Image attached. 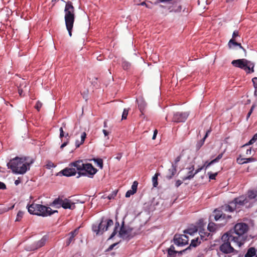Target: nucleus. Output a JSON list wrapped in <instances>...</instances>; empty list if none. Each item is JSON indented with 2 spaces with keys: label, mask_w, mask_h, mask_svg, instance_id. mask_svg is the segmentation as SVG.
Listing matches in <instances>:
<instances>
[{
  "label": "nucleus",
  "mask_w": 257,
  "mask_h": 257,
  "mask_svg": "<svg viewBox=\"0 0 257 257\" xmlns=\"http://www.w3.org/2000/svg\"><path fill=\"white\" fill-rule=\"evenodd\" d=\"M236 207L235 206V204L233 205V204H231V202L229 203V204L228 205H225L224 206H222V209L226 212H233Z\"/></svg>",
  "instance_id": "aec40b11"
},
{
  "label": "nucleus",
  "mask_w": 257,
  "mask_h": 257,
  "mask_svg": "<svg viewBox=\"0 0 257 257\" xmlns=\"http://www.w3.org/2000/svg\"><path fill=\"white\" fill-rule=\"evenodd\" d=\"M189 116L187 112H175L173 113L172 121L175 122H183L186 121Z\"/></svg>",
  "instance_id": "ddd939ff"
},
{
  "label": "nucleus",
  "mask_w": 257,
  "mask_h": 257,
  "mask_svg": "<svg viewBox=\"0 0 257 257\" xmlns=\"http://www.w3.org/2000/svg\"><path fill=\"white\" fill-rule=\"evenodd\" d=\"M77 230H78V229H75L74 230L70 232L69 234H68V235H70L71 236L72 235H73V238H74L75 236L76 235V233H77Z\"/></svg>",
  "instance_id": "bf43d9fd"
},
{
  "label": "nucleus",
  "mask_w": 257,
  "mask_h": 257,
  "mask_svg": "<svg viewBox=\"0 0 257 257\" xmlns=\"http://www.w3.org/2000/svg\"><path fill=\"white\" fill-rule=\"evenodd\" d=\"M86 138V134L85 132H83L81 135V142L83 144Z\"/></svg>",
  "instance_id": "864d4df0"
},
{
  "label": "nucleus",
  "mask_w": 257,
  "mask_h": 257,
  "mask_svg": "<svg viewBox=\"0 0 257 257\" xmlns=\"http://www.w3.org/2000/svg\"><path fill=\"white\" fill-rule=\"evenodd\" d=\"M7 188L6 184L0 181V189L4 190Z\"/></svg>",
  "instance_id": "0e129e2a"
},
{
  "label": "nucleus",
  "mask_w": 257,
  "mask_h": 257,
  "mask_svg": "<svg viewBox=\"0 0 257 257\" xmlns=\"http://www.w3.org/2000/svg\"><path fill=\"white\" fill-rule=\"evenodd\" d=\"M132 230L133 228L131 227L126 228L124 226V221H122L118 232V235L123 239L130 240L133 237V236L130 235V233Z\"/></svg>",
  "instance_id": "1a4fd4ad"
},
{
  "label": "nucleus",
  "mask_w": 257,
  "mask_h": 257,
  "mask_svg": "<svg viewBox=\"0 0 257 257\" xmlns=\"http://www.w3.org/2000/svg\"><path fill=\"white\" fill-rule=\"evenodd\" d=\"M73 163L74 162L70 163L68 167L61 170L60 173H61L63 176L66 177L75 176L77 171L76 167L74 166L75 165L73 164Z\"/></svg>",
  "instance_id": "f8f14e48"
},
{
  "label": "nucleus",
  "mask_w": 257,
  "mask_h": 257,
  "mask_svg": "<svg viewBox=\"0 0 257 257\" xmlns=\"http://www.w3.org/2000/svg\"><path fill=\"white\" fill-rule=\"evenodd\" d=\"M231 218V216L229 215H226L223 212L222 213V218L221 220H225L227 221L228 220Z\"/></svg>",
  "instance_id": "37998d69"
},
{
  "label": "nucleus",
  "mask_w": 257,
  "mask_h": 257,
  "mask_svg": "<svg viewBox=\"0 0 257 257\" xmlns=\"http://www.w3.org/2000/svg\"><path fill=\"white\" fill-rule=\"evenodd\" d=\"M46 167L48 169H50L52 168H55V165L51 161H48L47 162V164L46 165Z\"/></svg>",
  "instance_id": "c03bdc74"
},
{
  "label": "nucleus",
  "mask_w": 257,
  "mask_h": 257,
  "mask_svg": "<svg viewBox=\"0 0 257 257\" xmlns=\"http://www.w3.org/2000/svg\"><path fill=\"white\" fill-rule=\"evenodd\" d=\"M138 183L137 181H134L131 187V190L134 193H135L137 190Z\"/></svg>",
  "instance_id": "4c0bfd02"
},
{
  "label": "nucleus",
  "mask_w": 257,
  "mask_h": 257,
  "mask_svg": "<svg viewBox=\"0 0 257 257\" xmlns=\"http://www.w3.org/2000/svg\"><path fill=\"white\" fill-rule=\"evenodd\" d=\"M117 193V191L115 190V191H113L111 193L109 194L108 195V196L107 197V198L109 200H111V199H114V197L116 196Z\"/></svg>",
  "instance_id": "79ce46f5"
},
{
  "label": "nucleus",
  "mask_w": 257,
  "mask_h": 257,
  "mask_svg": "<svg viewBox=\"0 0 257 257\" xmlns=\"http://www.w3.org/2000/svg\"><path fill=\"white\" fill-rule=\"evenodd\" d=\"M248 229V225L245 223H238L236 224L233 230L226 232L229 233L230 237L232 241L235 242L240 247L247 240V232Z\"/></svg>",
  "instance_id": "f03ea898"
},
{
  "label": "nucleus",
  "mask_w": 257,
  "mask_h": 257,
  "mask_svg": "<svg viewBox=\"0 0 257 257\" xmlns=\"http://www.w3.org/2000/svg\"><path fill=\"white\" fill-rule=\"evenodd\" d=\"M177 168L175 166L171 165V168L168 170L167 174L166 176V179L171 180L175 176L177 172Z\"/></svg>",
  "instance_id": "a211bd4d"
},
{
  "label": "nucleus",
  "mask_w": 257,
  "mask_h": 257,
  "mask_svg": "<svg viewBox=\"0 0 257 257\" xmlns=\"http://www.w3.org/2000/svg\"><path fill=\"white\" fill-rule=\"evenodd\" d=\"M34 162V159L29 157H16L11 159L7 166L14 174H24L30 170V166Z\"/></svg>",
  "instance_id": "f257e3e1"
},
{
  "label": "nucleus",
  "mask_w": 257,
  "mask_h": 257,
  "mask_svg": "<svg viewBox=\"0 0 257 257\" xmlns=\"http://www.w3.org/2000/svg\"><path fill=\"white\" fill-rule=\"evenodd\" d=\"M205 140L204 139H202L199 142H197L196 144V149L197 150H199L200 148L203 146Z\"/></svg>",
  "instance_id": "49530a36"
},
{
  "label": "nucleus",
  "mask_w": 257,
  "mask_h": 257,
  "mask_svg": "<svg viewBox=\"0 0 257 257\" xmlns=\"http://www.w3.org/2000/svg\"><path fill=\"white\" fill-rule=\"evenodd\" d=\"M197 231V229L196 227H194L192 228H188L184 231V233L189 234L190 235L194 234V233Z\"/></svg>",
  "instance_id": "2f4dec72"
},
{
  "label": "nucleus",
  "mask_w": 257,
  "mask_h": 257,
  "mask_svg": "<svg viewBox=\"0 0 257 257\" xmlns=\"http://www.w3.org/2000/svg\"><path fill=\"white\" fill-rule=\"evenodd\" d=\"M231 64L235 67L244 70L247 73L249 74L254 72V63L245 59L233 60Z\"/></svg>",
  "instance_id": "0eeeda50"
},
{
  "label": "nucleus",
  "mask_w": 257,
  "mask_h": 257,
  "mask_svg": "<svg viewBox=\"0 0 257 257\" xmlns=\"http://www.w3.org/2000/svg\"><path fill=\"white\" fill-rule=\"evenodd\" d=\"M61 206L65 209H69L70 210H73L75 208V204L71 203V201L67 198L63 199V203Z\"/></svg>",
  "instance_id": "dca6fc26"
},
{
  "label": "nucleus",
  "mask_w": 257,
  "mask_h": 257,
  "mask_svg": "<svg viewBox=\"0 0 257 257\" xmlns=\"http://www.w3.org/2000/svg\"><path fill=\"white\" fill-rule=\"evenodd\" d=\"M160 175V173H156L152 178V182L154 187H156L158 184V177Z\"/></svg>",
  "instance_id": "7c9ffc66"
},
{
  "label": "nucleus",
  "mask_w": 257,
  "mask_h": 257,
  "mask_svg": "<svg viewBox=\"0 0 257 257\" xmlns=\"http://www.w3.org/2000/svg\"><path fill=\"white\" fill-rule=\"evenodd\" d=\"M68 142H69V141H68V139H67V140L65 142H64L60 146V148L61 149H62L63 148H64L65 146H66L67 145V144H68Z\"/></svg>",
  "instance_id": "774afa93"
},
{
  "label": "nucleus",
  "mask_w": 257,
  "mask_h": 257,
  "mask_svg": "<svg viewBox=\"0 0 257 257\" xmlns=\"http://www.w3.org/2000/svg\"><path fill=\"white\" fill-rule=\"evenodd\" d=\"M194 172L189 171L187 173V175L183 178V180L185 181L187 180H191L195 176Z\"/></svg>",
  "instance_id": "c756f323"
},
{
  "label": "nucleus",
  "mask_w": 257,
  "mask_h": 257,
  "mask_svg": "<svg viewBox=\"0 0 257 257\" xmlns=\"http://www.w3.org/2000/svg\"><path fill=\"white\" fill-rule=\"evenodd\" d=\"M77 171L78 178L81 176H86L90 178H93L97 173V169L94 168L90 163H84L82 160H77L73 164Z\"/></svg>",
  "instance_id": "7ed1b4c3"
},
{
  "label": "nucleus",
  "mask_w": 257,
  "mask_h": 257,
  "mask_svg": "<svg viewBox=\"0 0 257 257\" xmlns=\"http://www.w3.org/2000/svg\"><path fill=\"white\" fill-rule=\"evenodd\" d=\"M64 20L66 29L70 37L72 36V31L75 20V9L70 1L66 2L64 9Z\"/></svg>",
  "instance_id": "39448f33"
},
{
  "label": "nucleus",
  "mask_w": 257,
  "mask_h": 257,
  "mask_svg": "<svg viewBox=\"0 0 257 257\" xmlns=\"http://www.w3.org/2000/svg\"><path fill=\"white\" fill-rule=\"evenodd\" d=\"M100 168L102 169L103 168V161L100 158L93 159L92 160Z\"/></svg>",
  "instance_id": "e433bc0d"
},
{
  "label": "nucleus",
  "mask_w": 257,
  "mask_h": 257,
  "mask_svg": "<svg viewBox=\"0 0 257 257\" xmlns=\"http://www.w3.org/2000/svg\"><path fill=\"white\" fill-rule=\"evenodd\" d=\"M137 101L138 102L139 110L142 112V113H143V112L145 110L146 107L147 106V104L145 101L142 98H139L138 99H137Z\"/></svg>",
  "instance_id": "6ab92c4d"
},
{
  "label": "nucleus",
  "mask_w": 257,
  "mask_h": 257,
  "mask_svg": "<svg viewBox=\"0 0 257 257\" xmlns=\"http://www.w3.org/2000/svg\"><path fill=\"white\" fill-rule=\"evenodd\" d=\"M59 131H60V138L62 139L63 137H64V135H65L63 128L62 127H61L60 128Z\"/></svg>",
  "instance_id": "680f3d73"
},
{
  "label": "nucleus",
  "mask_w": 257,
  "mask_h": 257,
  "mask_svg": "<svg viewBox=\"0 0 257 257\" xmlns=\"http://www.w3.org/2000/svg\"><path fill=\"white\" fill-rule=\"evenodd\" d=\"M134 193L131 190H128L125 195V197L128 198L130 197L131 195H133Z\"/></svg>",
  "instance_id": "4d7b16f0"
},
{
  "label": "nucleus",
  "mask_w": 257,
  "mask_h": 257,
  "mask_svg": "<svg viewBox=\"0 0 257 257\" xmlns=\"http://www.w3.org/2000/svg\"><path fill=\"white\" fill-rule=\"evenodd\" d=\"M119 242H116V243H114L113 244H112L111 245H110L108 249H107V251H110L111 250H112L113 249V248L116 245H117L118 243H119Z\"/></svg>",
  "instance_id": "5fc2aeb1"
},
{
  "label": "nucleus",
  "mask_w": 257,
  "mask_h": 257,
  "mask_svg": "<svg viewBox=\"0 0 257 257\" xmlns=\"http://www.w3.org/2000/svg\"><path fill=\"white\" fill-rule=\"evenodd\" d=\"M182 181L180 180H177V181H176V182H175V187L176 188H178L182 184Z\"/></svg>",
  "instance_id": "13d9d810"
},
{
  "label": "nucleus",
  "mask_w": 257,
  "mask_h": 257,
  "mask_svg": "<svg viewBox=\"0 0 257 257\" xmlns=\"http://www.w3.org/2000/svg\"><path fill=\"white\" fill-rule=\"evenodd\" d=\"M62 203L63 199L59 197L55 198L52 202L50 203L49 206L59 209L62 207L61 205Z\"/></svg>",
  "instance_id": "f3484780"
},
{
  "label": "nucleus",
  "mask_w": 257,
  "mask_h": 257,
  "mask_svg": "<svg viewBox=\"0 0 257 257\" xmlns=\"http://www.w3.org/2000/svg\"><path fill=\"white\" fill-rule=\"evenodd\" d=\"M254 255H255V257H257V255H256V250L254 247H251L248 249L244 257H252Z\"/></svg>",
  "instance_id": "5701e85b"
},
{
  "label": "nucleus",
  "mask_w": 257,
  "mask_h": 257,
  "mask_svg": "<svg viewBox=\"0 0 257 257\" xmlns=\"http://www.w3.org/2000/svg\"><path fill=\"white\" fill-rule=\"evenodd\" d=\"M237 37H240V36L239 35V32L237 30H235L233 31L232 35V38L230 40H236Z\"/></svg>",
  "instance_id": "a18cd8bd"
},
{
  "label": "nucleus",
  "mask_w": 257,
  "mask_h": 257,
  "mask_svg": "<svg viewBox=\"0 0 257 257\" xmlns=\"http://www.w3.org/2000/svg\"><path fill=\"white\" fill-rule=\"evenodd\" d=\"M68 236H69V237L67 239L66 242H65L66 246L69 245L70 244L72 241V240L74 239L73 235H72L71 236H70V235H68Z\"/></svg>",
  "instance_id": "09e8293b"
},
{
  "label": "nucleus",
  "mask_w": 257,
  "mask_h": 257,
  "mask_svg": "<svg viewBox=\"0 0 257 257\" xmlns=\"http://www.w3.org/2000/svg\"><path fill=\"white\" fill-rule=\"evenodd\" d=\"M42 106V103L40 102L39 101H38L36 104L35 105V108L37 109L38 111L40 110V108H41Z\"/></svg>",
  "instance_id": "603ef678"
},
{
  "label": "nucleus",
  "mask_w": 257,
  "mask_h": 257,
  "mask_svg": "<svg viewBox=\"0 0 257 257\" xmlns=\"http://www.w3.org/2000/svg\"><path fill=\"white\" fill-rule=\"evenodd\" d=\"M83 144V143L81 142V141H79V140H76L75 141V146H76V148H78L80 147V146L81 145Z\"/></svg>",
  "instance_id": "69168bd1"
},
{
  "label": "nucleus",
  "mask_w": 257,
  "mask_h": 257,
  "mask_svg": "<svg viewBox=\"0 0 257 257\" xmlns=\"http://www.w3.org/2000/svg\"><path fill=\"white\" fill-rule=\"evenodd\" d=\"M77 230H78V229H75L74 230L70 232L69 234H68V235H70L71 236L72 235H73V238H74L75 236L76 235V233H77Z\"/></svg>",
  "instance_id": "052dcab7"
},
{
  "label": "nucleus",
  "mask_w": 257,
  "mask_h": 257,
  "mask_svg": "<svg viewBox=\"0 0 257 257\" xmlns=\"http://www.w3.org/2000/svg\"><path fill=\"white\" fill-rule=\"evenodd\" d=\"M199 234L201 240H206L207 239V237L210 235V233L205 231V230L203 229L200 230Z\"/></svg>",
  "instance_id": "393cba45"
},
{
  "label": "nucleus",
  "mask_w": 257,
  "mask_h": 257,
  "mask_svg": "<svg viewBox=\"0 0 257 257\" xmlns=\"http://www.w3.org/2000/svg\"><path fill=\"white\" fill-rule=\"evenodd\" d=\"M131 64L130 62H127L125 60H124L122 61V67L124 70H126L129 69L131 68Z\"/></svg>",
  "instance_id": "f704fd0d"
},
{
  "label": "nucleus",
  "mask_w": 257,
  "mask_h": 257,
  "mask_svg": "<svg viewBox=\"0 0 257 257\" xmlns=\"http://www.w3.org/2000/svg\"><path fill=\"white\" fill-rule=\"evenodd\" d=\"M254 161V159L252 158H238L236 159V162L238 164L242 165L244 164L248 163L249 162H251Z\"/></svg>",
  "instance_id": "412c9836"
},
{
  "label": "nucleus",
  "mask_w": 257,
  "mask_h": 257,
  "mask_svg": "<svg viewBox=\"0 0 257 257\" xmlns=\"http://www.w3.org/2000/svg\"><path fill=\"white\" fill-rule=\"evenodd\" d=\"M113 224V221L111 219H105L104 217L101 218L100 222L98 224H93L92 230L96 233V235H101L104 232L107 231L109 227Z\"/></svg>",
  "instance_id": "6e6552de"
},
{
  "label": "nucleus",
  "mask_w": 257,
  "mask_h": 257,
  "mask_svg": "<svg viewBox=\"0 0 257 257\" xmlns=\"http://www.w3.org/2000/svg\"><path fill=\"white\" fill-rule=\"evenodd\" d=\"M181 10L182 7L179 4H177L175 6H171L169 8V10L170 12L179 13L181 12Z\"/></svg>",
  "instance_id": "4be33fe9"
},
{
  "label": "nucleus",
  "mask_w": 257,
  "mask_h": 257,
  "mask_svg": "<svg viewBox=\"0 0 257 257\" xmlns=\"http://www.w3.org/2000/svg\"><path fill=\"white\" fill-rule=\"evenodd\" d=\"M201 243V241L199 240L198 237L193 239L191 240V242L189 246L190 247H196L199 245Z\"/></svg>",
  "instance_id": "c85d7f7f"
},
{
  "label": "nucleus",
  "mask_w": 257,
  "mask_h": 257,
  "mask_svg": "<svg viewBox=\"0 0 257 257\" xmlns=\"http://www.w3.org/2000/svg\"><path fill=\"white\" fill-rule=\"evenodd\" d=\"M181 155L178 156V157H177L175 158L174 161L173 162L171 163V165L177 167L178 163L179 162H180V161L181 160Z\"/></svg>",
  "instance_id": "58836bf2"
},
{
  "label": "nucleus",
  "mask_w": 257,
  "mask_h": 257,
  "mask_svg": "<svg viewBox=\"0 0 257 257\" xmlns=\"http://www.w3.org/2000/svg\"><path fill=\"white\" fill-rule=\"evenodd\" d=\"M15 207V205H12L11 207H4L2 208H0V214H2L10 210L13 209Z\"/></svg>",
  "instance_id": "72a5a7b5"
},
{
  "label": "nucleus",
  "mask_w": 257,
  "mask_h": 257,
  "mask_svg": "<svg viewBox=\"0 0 257 257\" xmlns=\"http://www.w3.org/2000/svg\"><path fill=\"white\" fill-rule=\"evenodd\" d=\"M23 215L24 212L22 211H19L17 213L15 221H20L23 218Z\"/></svg>",
  "instance_id": "a19ab883"
},
{
  "label": "nucleus",
  "mask_w": 257,
  "mask_h": 257,
  "mask_svg": "<svg viewBox=\"0 0 257 257\" xmlns=\"http://www.w3.org/2000/svg\"><path fill=\"white\" fill-rule=\"evenodd\" d=\"M27 208L30 214L42 217L51 216L55 213L58 212L57 210H53L50 207L37 204L34 202L31 204H28Z\"/></svg>",
  "instance_id": "20e7f679"
},
{
  "label": "nucleus",
  "mask_w": 257,
  "mask_h": 257,
  "mask_svg": "<svg viewBox=\"0 0 257 257\" xmlns=\"http://www.w3.org/2000/svg\"><path fill=\"white\" fill-rule=\"evenodd\" d=\"M48 239V236L47 235H45L42 237V238L33 243H32L31 245L27 246V250L28 251H34L42 246H43L46 241Z\"/></svg>",
  "instance_id": "9d476101"
},
{
  "label": "nucleus",
  "mask_w": 257,
  "mask_h": 257,
  "mask_svg": "<svg viewBox=\"0 0 257 257\" xmlns=\"http://www.w3.org/2000/svg\"><path fill=\"white\" fill-rule=\"evenodd\" d=\"M252 81L254 86V87L257 88V77H254L252 79Z\"/></svg>",
  "instance_id": "6e6d98bb"
},
{
  "label": "nucleus",
  "mask_w": 257,
  "mask_h": 257,
  "mask_svg": "<svg viewBox=\"0 0 257 257\" xmlns=\"http://www.w3.org/2000/svg\"><path fill=\"white\" fill-rule=\"evenodd\" d=\"M128 113V109L126 108H124L123 109L122 114V119H125L127 118V116Z\"/></svg>",
  "instance_id": "de8ad7c7"
},
{
  "label": "nucleus",
  "mask_w": 257,
  "mask_h": 257,
  "mask_svg": "<svg viewBox=\"0 0 257 257\" xmlns=\"http://www.w3.org/2000/svg\"><path fill=\"white\" fill-rule=\"evenodd\" d=\"M238 43L235 40H230L228 43V46L230 49L233 48L234 47L237 46Z\"/></svg>",
  "instance_id": "c9c22d12"
},
{
  "label": "nucleus",
  "mask_w": 257,
  "mask_h": 257,
  "mask_svg": "<svg viewBox=\"0 0 257 257\" xmlns=\"http://www.w3.org/2000/svg\"><path fill=\"white\" fill-rule=\"evenodd\" d=\"M247 198L249 199H256L257 200V191L256 190H249L247 192Z\"/></svg>",
  "instance_id": "b1692460"
},
{
  "label": "nucleus",
  "mask_w": 257,
  "mask_h": 257,
  "mask_svg": "<svg viewBox=\"0 0 257 257\" xmlns=\"http://www.w3.org/2000/svg\"><path fill=\"white\" fill-rule=\"evenodd\" d=\"M190 250V247L188 246L185 249L180 250V251H176L175 249V247L173 245H171L170 247L168 249V255L172 257H175L176 256V254L178 253L179 254H182L183 253L187 252V251Z\"/></svg>",
  "instance_id": "2eb2a0df"
},
{
  "label": "nucleus",
  "mask_w": 257,
  "mask_h": 257,
  "mask_svg": "<svg viewBox=\"0 0 257 257\" xmlns=\"http://www.w3.org/2000/svg\"><path fill=\"white\" fill-rule=\"evenodd\" d=\"M208 174L209 175V178L210 180H215L217 175V173H212L211 172H208Z\"/></svg>",
  "instance_id": "8fccbe9b"
},
{
  "label": "nucleus",
  "mask_w": 257,
  "mask_h": 257,
  "mask_svg": "<svg viewBox=\"0 0 257 257\" xmlns=\"http://www.w3.org/2000/svg\"><path fill=\"white\" fill-rule=\"evenodd\" d=\"M217 228V225L215 223L210 222L207 226V229L210 232H213L215 231L216 229Z\"/></svg>",
  "instance_id": "cd10ccee"
},
{
  "label": "nucleus",
  "mask_w": 257,
  "mask_h": 257,
  "mask_svg": "<svg viewBox=\"0 0 257 257\" xmlns=\"http://www.w3.org/2000/svg\"><path fill=\"white\" fill-rule=\"evenodd\" d=\"M214 164H215V163L213 162V160H211L209 162L206 161L203 166H204V168H205V169H207L209 168L211 165H213Z\"/></svg>",
  "instance_id": "3c124183"
},
{
  "label": "nucleus",
  "mask_w": 257,
  "mask_h": 257,
  "mask_svg": "<svg viewBox=\"0 0 257 257\" xmlns=\"http://www.w3.org/2000/svg\"><path fill=\"white\" fill-rule=\"evenodd\" d=\"M122 154L121 153H119L116 155V156L115 157L116 159L119 161L122 157Z\"/></svg>",
  "instance_id": "338daca9"
},
{
  "label": "nucleus",
  "mask_w": 257,
  "mask_h": 257,
  "mask_svg": "<svg viewBox=\"0 0 257 257\" xmlns=\"http://www.w3.org/2000/svg\"><path fill=\"white\" fill-rule=\"evenodd\" d=\"M173 241L177 246H183L188 243V237L185 234H175Z\"/></svg>",
  "instance_id": "9b49d317"
},
{
  "label": "nucleus",
  "mask_w": 257,
  "mask_h": 257,
  "mask_svg": "<svg viewBox=\"0 0 257 257\" xmlns=\"http://www.w3.org/2000/svg\"><path fill=\"white\" fill-rule=\"evenodd\" d=\"M119 223L118 222L116 221L115 223V226L113 229V231L112 232V233L111 234L109 237L108 238V240L112 239L116 234V233L117 232V230H118V228H119Z\"/></svg>",
  "instance_id": "bb28decb"
},
{
  "label": "nucleus",
  "mask_w": 257,
  "mask_h": 257,
  "mask_svg": "<svg viewBox=\"0 0 257 257\" xmlns=\"http://www.w3.org/2000/svg\"><path fill=\"white\" fill-rule=\"evenodd\" d=\"M248 202V199L246 196H240L238 197L235 198L231 201V204L233 205L235 204V206L237 207L243 206Z\"/></svg>",
  "instance_id": "4468645a"
},
{
  "label": "nucleus",
  "mask_w": 257,
  "mask_h": 257,
  "mask_svg": "<svg viewBox=\"0 0 257 257\" xmlns=\"http://www.w3.org/2000/svg\"><path fill=\"white\" fill-rule=\"evenodd\" d=\"M204 168V166H202L199 168H198L197 169L195 170L194 172L195 175H196L197 173L200 172L201 170H202Z\"/></svg>",
  "instance_id": "e2e57ef3"
},
{
  "label": "nucleus",
  "mask_w": 257,
  "mask_h": 257,
  "mask_svg": "<svg viewBox=\"0 0 257 257\" xmlns=\"http://www.w3.org/2000/svg\"><path fill=\"white\" fill-rule=\"evenodd\" d=\"M256 140H257V133L255 134H254L253 136V137H252V138L249 140V141L248 143H247L246 144H245V145H244L243 146V147L251 145L253 144L254 143H255Z\"/></svg>",
  "instance_id": "473e14b6"
},
{
  "label": "nucleus",
  "mask_w": 257,
  "mask_h": 257,
  "mask_svg": "<svg viewBox=\"0 0 257 257\" xmlns=\"http://www.w3.org/2000/svg\"><path fill=\"white\" fill-rule=\"evenodd\" d=\"M222 211L219 210L218 209H215L214 211V219L215 221H218L219 220H221L222 218Z\"/></svg>",
  "instance_id": "a878e982"
},
{
  "label": "nucleus",
  "mask_w": 257,
  "mask_h": 257,
  "mask_svg": "<svg viewBox=\"0 0 257 257\" xmlns=\"http://www.w3.org/2000/svg\"><path fill=\"white\" fill-rule=\"evenodd\" d=\"M221 239L223 242L220 245L219 249L222 252L225 254L238 253V251L235 250L230 244V242L232 240L231 237H230L229 233H224L222 235Z\"/></svg>",
  "instance_id": "423d86ee"
},
{
  "label": "nucleus",
  "mask_w": 257,
  "mask_h": 257,
  "mask_svg": "<svg viewBox=\"0 0 257 257\" xmlns=\"http://www.w3.org/2000/svg\"><path fill=\"white\" fill-rule=\"evenodd\" d=\"M225 150H224L223 151V152L219 154L216 158H215L214 159L212 160L213 161V162L215 163H218L220 161V160L223 157V155L225 152Z\"/></svg>",
  "instance_id": "ea45409f"
}]
</instances>
